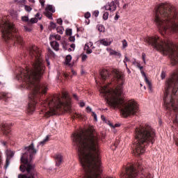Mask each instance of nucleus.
<instances>
[{"label": "nucleus", "mask_w": 178, "mask_h": 178, "mask_svg": "<svg viewBox=\"0 0 178 178\" xmlns=\"http://www.w3.org/2000/svg\"><path fill=\"white\" fill-rule=\"evenodd\" d=\"M93 15H95V17H98V15H99V11L98 10L94 11Z\"/></svg>", "instance_id": "4c0bfd02"}, {"label": "nucleus", "mask_w": 178, "mask_h": 178, "mask_svg": "<svg viewBox=\"0 0 178 178\" xmlns=\"http://www.w3.org/2000/svg\"><path fill=\"white\" fill-rule=\"evenodd\" d=\"M24 9L25 10H26V12H31V10H33V8H31V7L29 6H24Z\"/></svg>", "instance_id": "c756f323"}, {"label": "nucleus", "mask_w": 178, "mask_h": 178, "mask_svg": "<svg viewBox=\"0 0 178 178\" xmlns=\"http://www.w3.org/2000/svg\"><path fill=\"white\" fill-rule=\"evenodd\" d=\"M31 58L33 60V69L22 70L20 74L17 75V79L23 81L26 84L28 90H30L31 94L29 95V99L27 112L30 115L35 111V104L40 99L41 94H45L48 91L47 85L40 83V79L44 74L45 67L41 58V50L37 46H33L29 52Z\"/></svg>", "instance_id": "7ed1b4c3"}, {"label": "nucleus", "mask_w": 178, "mask_h": 178, "mask_svg": "<svg viewBox=\"0 0 178 178\" xmlns=\"http://www.w3.org/2000/svg\"><path fill=\"white\" fill-rule=\"evenodd\" d=\"M142 58L143 59V61L145 62V54H143Z\"/></svg>", "instance_id": "6e6d98bb"}, {"label": "nucleus", "mask_w": 178, "mask_h": 178, "mask_svg": "<svg viewBox=\"0 0 178 178\" xmlns=\"http://www.w3.org/2000/svg\"><path fill=\"white\" fill-rule=\"evenodd\" d=\"M123 8H126V4L123 6Z\"/></svg>", "instance_id": "e2e57ef3"}, {"label": "nucleus", "mask_w": 178, "mask_h": 178, "mask_svg": "<svg viewBox=\"0 0 178 178\" xmlns=\"http://www.w3.org/2000/svg\"><path fill=\"white\" fill-rule=\"evenodd\" d=\"M106 51H108L110 54V55H115V56H119V58H120V56H122V54L115 50H112V49L111 48H107Z\"/></svg>", "instance_id": "a211bd4d"}, {"label": "nucleus", "mask_w": 178, "mask_h": 178, "mask_svg": "<svg viewBox=\"0 0 178 178\" xmlns=\"http://www.w3.org/2000/svg\"><path fill=\"white\" fill-rule=\"evenodd\" d=\"M54 159L56 162V165L60 166V163H62V161H63V156H62V154H60V153H57L54 156Z\"/></svg>", "instance_id": "ddd939ff"}, {"label": "nucleus", "mask_w": 178, "mask_h": 178, "mask_svg": "<svg viewBox=\"0 0 178 178\" xmlns=\"http://www.w3.org/2000/svg\"><path fill=\"white\" fill-rule=\"evenodd\" d=\"M60 35L58 34H52L49 36L50 41H55V40H56L57 41H60Z\"/></svg>", "instance_id": "f3484780"}, {"label": "nucleus", "mask_w": 178, "mask_h": 178, "mask_svg": "<svg viewBox=\"0 0 178 178\" xmlns=\"http://www.w3.org/2000/svg\"><path fill=\"white\" fill-rule=\"evenodd\" d=\"M101 118H102V120H103L104 121H105V116L102 115Z\"/></svg>", "instance_id": "bf43d9fd"}, {"label": "nucleus", "mask_w": 178, "mask_h": 178, "mask_svg": "<svg viewBox=\"0 0 178 178\" xmlns=\"http://www.w3.org/2000/svg\"><path fill=\"white\" fill-rule=\"evenodd\" d=\"M50 45L55 51H59V43L56 41L50 40Z\"/></svg>", "instance_id": "dca6fc26"}, {"label": "nucleus", "mask_w": 178, "mask_h": 178, "mask_svg": "<svg viewBox=\"0 0 178 178\" xmlns=\"http://www.w3.org/2000/svg\"><path fill=\"white\" fill-rule=\"evenodd\" d=\"M45 10H47L49 12H51V13H55V8L52 5H48L45 9Z\"/></svg>", "instance_id": "aec40b11"}, {"label": "nucleus", "mask_w": 178, "mask_h": 178, "mask_svg": "<svg viewBox=\"0 0 178 178\" xmlns=\"http://www.w3.org/2000/svg\"><path fill=\"white\" fill-rule=\"evenodd\" d=\"M86 106V103H84V102H80V106H81V108H83V106Z\"/></svg>", "instance_id": "603ef678"}, {"label": "nucleus", "mask_w": 178, "mask_h": 178, "mask_svg": "<svg viewBox=\"0 0 178 178\" xmlns=\"http://www.w3.org/2000/svg\"><path fill=\"white\" fill-rule=\"evenodd\" d=\"M177 13L176 9L169 3H161L156 10L155 24L161 31H177L178 24L176 20ZM149 45L153 46L163 55H168L173 66L178 63V44L169 40H163L159 36L148 37L145 40Z\"/></svg>", "instance_id": "f257e3e1"}, {"label": "nucleus", "mask_w": 178, "mask_h": 178, "mask_svg": "<svg viewBox=\"0 0 178 178\" xmlns=\"http://www.w3.org/2000/svg\"><path fill=\"white\" fill-rule=\"evenodd\" d=\"M47 64L49 65V62L47 61Z\"/></svg>", "instance_id": "774afa93"}, {"label": "nucleus", "mask_w": 178, "mask_h": 178, "mask_svg": "<svg viewBox=\"0 0 178 178\" xmlns=\"http://www.w3.org/2000/svg\"><path fill=\"white\" fill-rule=\"evenodd\" d=\"M119 17H120V16L118 15V13H116V15H115V17H114V19H115V20H118V19H119Z\"/></svg>", "instance_id": "8fccbe9b"}, {"label": "nucleus", "mask_w": 178, "mask_h": 178, "mask_svg": "<svg viewBox=\"0 0 178 178\" xmlns=\"http://www.w3.org/2000/svg\"><path fill=\"white\" fill-rule=\"evenodd\" d=\"M56 31L57 33H58L59 34H63V28L62 26H58L56 29Z\"/></svg>", "instance_id": "a878e982"}, {"label": "nucleus", "mask_w": 178, "mask_h": 178, "mask_svg": "<svg viewBox=\"0 0 178 178\" xmlns=\"http://www.w3.org/2000/svg\"><path fill=\"white\" fill-rule=\"evenodd\" d=\"M0 129L6 135L9 134L10 133V124L8 123H3L0 126Z\"/></svg>", "instance_id": "9b49d317"}, {"label": "nucleus", "mask_w": 178, "mask_h": 178, "mask_svg": "<svg viewBox=\"0 0 178 178\" xmlns=\"http://www.w3.org/2000/svg\"><path fill=\"white\" fill-rule=\"evenodd\" d=\"M122 47L123 48H126L127 47V41H126V40H122Z\"/></svg>", "instance_id": "2f4dec72"}, {"label": "nucleus", "mask_w": 178, "mask_h": 178, "mask_svg": "<svg viewBox=\"0 0 178 178\" xmlns=\"http://www.w3.org/2000/svg\"><path fill=\"white\" fill-rule=\"evenodd\" d=\"M84 49L86 51V54H92V49L88 48V47H85Z\"/></svg>", "instance_id": "cd10ccee"}, {"label": "nucleus", "mask_w": 178, "mask_h": 178, "mask_svg": "<svg viewBox=\"0 0 178 178\" xmlns=\"http://www.w3.org/2000/svg\"><path fill=\"white\" fill-rule=\"evenodd\" d=\"M70 47H71V48L73 49V51H74V48H76V44H72L70 45Z\"/></svg>", "instance_id": "864d4df0"}, {"label": "nucleus", "mask_w": 178, "mask_h": 178, "mask_svg": "<svg viewBox=\"0 0 178 178\" xmlns=\"http://www.w3.org/2000/svg\"><path fill=\"white\" fill-rule=\"evenodd\" d=\"M49 54L50 55H53V56H55V54H54V51H52V50H51V49L49 50Z\"/></svg>", "instance_id": "49530a36"}, {"label": "nucleus", "mask_w": 178, "mask_h": 178, "mask_svg": "<svg viewBox=\"0 0 178 178\" xmlns=\"http://www.w3.org/2000/svg\"><path fill=\"white\" fill-rule=\"evenodd\" d=\"M44 15L46 17H48V19H50V20H52V13L45 10Z\"/></svg>", "instance_id": "4be33fe9"}, {"label": "nucleus", "mask_w": 178, "mask_h": 178, "mask_svg": "<svg viewBox=\"0 0 178 178\" xmlns=\"http://www.w3.org/2000/svg\"><path fill=\"white\" fill-rule=\"evenodd\" d=\"M165 77H166V74L165 73V72H162L161 74V78L162 79V80H163Z\"/></svg>", "instance_id": "58836bf2"}, {"label": "nucleus", "mask_w": 178, "mask_h": 178, "mask_svg": "<svg viewBox=\"0 0 178 178\" xmlns=\"http://www.w3.org/2000/svg\"><path fill=\"white\" fill-rule=\"evenodd\" d=\"M85 47H88V48H91V47H92V42H89L86 43Z\"/></svg>", "instance_id": "473e14b6"}, {"label": "nucleus", "mask_w": 178, "mask_h": 178, "mask_svg": "<svg viewBox=\"0 0 178 178\" xmlns=\"http://www.w3.org/2000/svg\"><path fill=\"white\" fill-rule=\"evenodd\" d=\"M81 56L82 62H86V60H87V58H88V56L85 54H81Z\"/></svg>", "instance_id": "bb28decb"}, {"label": "nucleus", "mask_w": 178, "mask_h": 178, "mask_svg": "<svg viewBox=\"0 0 178 178\" xmlns=\"http://www.w3.org/2000/svg\"><path fill=\"white\" fill-rule=\"evenodd\" d=\"M73 97H74V98H75L76 99V101H79V97H77V95L74 94Z\"/></svg>", "instance_id": "5fc2aeb1"}, {"label": "nucleus", "mask_w": 178, "mask_h": 178, "mask_svg": "<svg viewBox=\"0 0 178 178\" xmlns=\"http://www.w3.org/2000/svg\"><path fill=\"white\" fill-rule=\"evenodd\" d=\"M140 70H141V69H143V67H140Z\"/></svg>", "instance_id": "680f3d73"}, {"label": "nucleus", "mask_w": 178, "mask_h": 178, "mask_svg": "<svg viewBox=\"0 0 178 178\" xmlns=\"http://www.w3.org/2000/svg\"><path fill=\"white\" fill-rule=\"evenodd\" d=\"M92 113L95 122H97L98 120V119L97 118V114L95 113V112H92Z\"/></svg>", "instance_id": "a19ab883"}, {"label": "nucleus", "mask_w": 178, "mask_h": 178, "mask_svg": "<svg viewBox=\"0 0 178 178\" xmlns=\"http://www.w3.org/2000/svg\"><path fill=\"white\" fill-rule=\"evenodd\" d=\"M24 153L21 156L22 164L19 167L21 172L26 174L18 175V178H35V171H34V163H33V159L35 154H37V149L34 147V143H31V145L26 147L24 149Z\"/></svg>", "instance_id": "0eeeda50"}, {"label": "nucleus", "mask_w": 178, "mask_h": 178, "mask_svg": "<svg viewBox=\"0 0 178 178\" xmlns=\"http://www.w3.org/2000/svg\"><path fill=\"white\" fill-rule=\"evenodd\" d=\"M22 22H29V17L24 16L22 17Z\"/></svg>", "instance_id": "f704fd0d"}, {"label": "nucleus", "mask_w": 178, "mask_h": 178, "mask_svg": "<svg viewBox=\"0 0 178 178\" xmlns=\"http://www.w3.org/2000/svg\"><path fill=\"white\" fill-rule=\"evenodd\" d=\"M1 144L5 147L6 146V142L5 141H1Z\"/></svg>", "instance_id": "4d7b16f0"}, {"label": "nucleus", "mask_w": 178, "mask_h": 178, "mask_svg": "<svg viewBox=\"0 0 178 178\" xmlns=\"http://www.w3.org/2000/svg\"><path fill=\"white\" fill-rule=\"evenodd\" d=\"M99 44L104 45V47H109L113 42V40L111 38H104L98 41Z\"/></svg>", "instance_id": "f8f14e48"}, {"label": "nucleus", "mask_w": 178, "mask_h": 178, "mask_svg": "<svg viewBox=\"0 0 178 178\" xmlns=\"http://www.w3.org/2000/svg\"><path fill=\"white\" fill-rule=\"evenodd\" d=\"M35 17H38V19H39L40 20L41 17H40V13H38L35 15Z\"/></svg>", "instance_id": "a18cd8bd"}, {"label": "nucleus", "mask_w": 178, "mask_h": 178, "mask_svg": "<svg viewBox=\"0 0 178 178\" xmlns=\"http://www.w3.org/2000/svg\"><path fill=\"white\" fill-rule=\"evenodd\" d=\"M129 61H130V60L129 59V58L125 56L124 60V63H125L126 66H127V64L126 63V62H129Z\"/></svg>", "instance_id": "79ce46f5"}, {"label": "nucleus", "mask_w": 178, "mask_h": 178, "mask_svg": "<svg viewBox=\"0 0 178 178\" xmlns=\"http://www.w3.org/2000/svg\"><path fill=\"white\" fill-rule=\"evenodd\" d=\"M29 2H31V3H34L35 2V0H28Z\"/></svg>", "instance_id": "13d9d810"}, {"label": "nucleus", "mask_w": 178, "mask_h": 178, "mask_svg": "<svg viewBox=\"0 0 178 178\" xmlns=\"http://www.w3.org/2000/svg\"><path fill=\"white\" fill-rule=\"evenodd\" d=\"M3 38L5 41H17L19 44L23 42V38L17 33L15 25L10 22H5L2 26Z\"/></svg>", "instance_id": "6e6552de"}, {"label": "nucleus", "mask_w": 178, "mask_h": 178, "mask_svg": "<svg viewBox=\"0 0 178 178\" xmlns=\"http://www.w3.org/2000/svg\"><path fill=\"white\" fill-rule=\"evenodd\" d=\"M140 86L143 87V84L142 83H140Z\"/></svg>", "instance_id": "338daca9"}, {"label": "nucleus", "mask_w": 178, "mask_h": 178, "mask_svg": "<svg viewBox=\"0 0 178 178\" xmlns=\"http://www.w3.org/2000/svg\"><path fill=\"white\" fill-rule=\"evenodd\" d=\"M135 132L137 141L135 145V149H134V154L138 156L145 152V147L148 144H154L155 129L146 124L136 128Z\"/></svg>", "instance_id": "39448f33"}, {"label": "nucleus", "mask_w": 178, "mask_h": 178, "mask_svg": "<svg viewBox=\"0 0 178 178\" xmlns=\"http://www.w3.org/2000/svg\"><path fill=\"white\" fill-rule=\"evenodd\" d=\"M71 60H72V56H70V55L67 56L65 58L66 65H69V63H70Z\"/></svg>", "instance_id": "393cba45"}, {"label": "nucleus", "mask_w": 178, "mask_h": 178, "mask_svg": "<svg viewBox=\"0 0 178 178\" xmlns=\"http://www.w3.org/2000/svg\"><path fill=\"white\" fill-rule=\"evenodd\" d=\"M141 73L145 79V81L146 84H147V86L149 87V90L152 91V83H151V81H149V80H148V78H147V75L145 74V72H144V71H141Z\"/></svg>", "instance_id": "2eb2a0df"}, {"label": "nucleus", "mask_w": 178, "mask_h": 178, "mask_svg": "<svg viewBox=\"0 0 178 178\" xmlns=\"http://www.w3.org/2000/svg\"><path fill=\"white\" fill-rule=\"evenodd\" d=\"M43 106L47 108L45 115L47 118L58 115L59 112H67L70 111V101L67 99V92H63L62 97L58 95L54 97H49L43 102Z\"/></svg>", "instance_id": "423d86ee"}, {"label": "nucleus", "mask_w": 178, "mask_h": 178, "mask_svg": "<svg viewBox=\"0 0 178 178\" xmlns=\"http://www.w3.org/2000/svg\"><path fill=\"white\" fill-rule=\"evenodd\" d=\"M113 76L118 81V85L115 90L109 89L108 86H102L100 89L101 96L106 101V103L115 109H120L124 118L134 116L138 112V104L135 100L124 102L120 95L123 94V84H124V74L118 70H112Z\"/></svg>", "instance_id": "20e7f679"}, {"label": "nucleus", "mask_w": 178, "mask_h": 178, "mask_svg": "<svg viewBox=\"0 0 178 178\" xmlns=\"http://www.w3.org/2000/svg\"><path fill=\"white\" fill-rule=\"evenodd\" d=\"M39 2L41 5V6L44 7L45 6V0H39Z\"/></svg>", "instance_id": "c9c22d12"}, {"label": "nucleus", "mask_w": 178, "mask_h": 178, "mask_svg": "<svg viewBox=\"0 0 178 178\" xmlns=\"http://www.w3.org/2000/svg\"><path fill=\"white\" fill-rule=\"evenodd\" d=\"M72 140L81 166L85 171V178H101L102 167L99 159V138L95 133L88 131L74 134Z\"/></svg>", "instance_id": "f03ea898"}, {"label": "nucleus", "mask_w": 178, "mask_h": 178, "mask_svg": "<svg viewBox=\"0 0 178 178\" xmlns=\"http://www.w3.org/2000/svg\"><path fill=\"white\" fill-rule=\"evenodd\" d=\"M47 141H49V136L46 137L42 141H40L38 147L39 145H42V146L44 145L45 143H47Z\"/></svg>", "instance_id": "5701e85b"}, {"label": "nucleus", "mask_w": 178, "mask_h": 178, "mask_svg": "<svg viewBox=\"0 0 178 178\" xmlns=\"http://www.w3.org/2000/svg\"><path fill=\"white\" fill-rule=\"evenodd\" d=\"M50 24H51V27H53V29H55L56 27V25L54 22H51Z\"/></svg>", "instance_id": "3c124183"}, {"label": "nucleus", "mask_w": 178, "mask_h": 178, "mask_svg": "<svg viewBox=\"0 0 178 178\" xmlns=\"http://www.w3.org/2000/svg\"><path fill=\"white\" fill-rule=\"evenodd\" d=\"M29 22L31 23H37V22H38V19L37 18H31Z\"/></svg>", "instance_id": "7c9ffc66"}, {"label": "nucleus", "mask_w": 178, "mask_h": 178, "mask_svg": "<svg viewBox=\"0 0 178 178\" xmlns=\"http://www.w3.org/2000/svg\"><path fill=\"white\" fill-rule=\"evenodd\" d=\"M97 29L100 33L105 31V28L102 25H97Z\"/></svg>", "instance_id": "b1692460"}, {"label": "nucleus", "mask_w": 178, "mask_h": 178, "mask_svg": "<svg viewBox=\"0 0 178 178\" xmlns=\"http://www.w3.org/2000/svg\"><path fill=\"white\" fill-rule=\"evenodd\" d=\"M58 24H62L63 23V21L62 20V18H59L57 19Z\"/></svg>", "instance_id": "37998d69"}, {"label": "nucleus", "mask_w": 178, "mask_h": 178, "mask_svg": "<svg viewBox=\"0 0 178 178\" xmlns=\"http://www.w3.org/2000/svg\"><path fill=\"white\" fill-rule=\"evenodd\" d=\"M109 77V71L107 70H102L100 71V80H106Z\"/></svg>", "instance_id": "4468645a"}, {"label": "nucleus", "mask_w": 178, "mask_h": 178, "mask_svg": "<svg viewBox=\"0 0 178 178\" xmlns=\"http://www.w3.org/2000/svg\"><path fill=\"white\" fill-rule=\"evenodd\" d=\"M115 127H118V124H115Z\"/></svg>", "instance_id": "69168bd1"}, {"label": "nucleus", "mask_w": 178, "mask_h": 178, "mask_svg": "<svg viewBox=\"0 0 178 178\" xmlns=\"http://www.w3.org/2000/svg\"><path fill=\"white\" fill-rule=\"evenodd\" d=\"M6 165L4 166L5 169H8L9 165H10V159L13 158L15 155V152H12L10 149H7L6 151Z\"/></svg>", "instance_id": "1a4fd4ad"}, {"label": "nucleus", "mask_w": 178, "mask_h": 178, "mask_svg": "<svg viewBox=\"0 0 178 178\" xmlns=\"http://www.w3.org/2000/svg\"><path fill=\"white\" fill-rule=\"evenodd\" d=\"M12 95L9 93H5V92H1L0 94V99H3V101H7L8 98H10Z\"/></svg>", "instance_id": "6ab92c4d"}, {"label": "nucleus", "mask_w": 178, "mask_h": 178, "mask_svg": "<svg viewBox=\"0 0 178 178\" xmlns=\"http://www.w3.org/2000/svg\"><path fill=\"white\" fill-rule=\"evenodd\" d=\"M90 17H91V13H85V18L86 19H90Z\"/></svg>", "instance_id": "72a5a7b5"}, {"label": "nucleus", "mask_w": 178, "mask_h": 178, "mask_svg": "<svg viewBox=\"0 0 178 178\" xmlns=\"http://www.w3.org/2000/svg\"><path fill=\"white\" fill-rule=\"evenodd\" d=\"M66 34H67V35H72V29H67Z\"/></svg>", "instance_id": "ea45409f"}, {"label": "nucleus", "mask_w": 178, "mask_h": 178, "mask_svg": "<svg viewBox=\"0 0 178 178\" xmlns=\"http://www.w3.org/2000/svg\"><path fill=\"white\" fill-rule=\"evenodd\" d=\"M109 126H111V127H114L111 123L109 124Z\"/></svg>", "instance_id": "052dcab7"}, {"label": "nucleus", "mask_w": 178, "mask_h": 178, "mask_svg": "<svg viewBox=\"0 0 178 178\" xmlns=\"http://www.w3.org/2000/svg\"><path fill=\"white\" fill-rule=\"evenodd\" d=\"M76 38H74V36H71L69 38V41H70L71 42H74Z\"/></svg>", "instance_id": "e433bc0d"}, {"label": "nucleus", "mask_w": 178, "mask_h": 178, "mask_svg": "<svg viewBox=\"0 0 178 178\" xmlns=\"http://www.w3.org/2000/svg\"><path fill=\"white\" fill-rule=\"evenodd\" d=\"M24 30H25V31H28L29 33H30V31H31V29L29 28L27 26H24Z\"/></svg>", "instance_id": "c03bdc74"}, {"label": "nucleus", "mask_w": 178, "mask_h": 178, "mask_svg": "<svg viewBox=\"0 0 178 178\" xmlns=\"http://www.w3.org/2000/svg\"><path fill=\"white\" fill-rule=\"evenodd\" d=\"M72 118L73 119H79V120H83V115L78 113H76Z\"/></svg>", "instance_id": "412c9836"}, {"label": "nucleus", "mask_w": 178, "mask_h": 178, "mask_svg": "<svg viewBox=\"0 0 178 178\" xmlns=\"http://www.w3.org/2000/svg\"><path fill=\"white\" fill-rule=\"evenodd\" d=\"M91 111H92L91 107H90V106L86 107L87 112H91Z\"/></svg>", "instance_id": "09e8293b"}, {"label": "nucleus", "mask_w": 178, "mask_h": 178, "mask_svg": "<svg viewBox=\"0 0 178 178\" xmlns=\"http://www.w3.org/2000/svg\"><path fill=\"white\" fill-rule=\"evenodd\" d=\"M108 17H109V13L105 12L103 15L104 20H108Z\"/></svg>", "instance_id": "c85d7f7f"}, {"label": "nucleus", "mask_w": 178, "mask_h": 178, "mask_svg": "<svg viewBox=\"0 0 178 178\" xmlns=\"http://www.w3.org/2000/svg\"><path fill=\"white\" fill-rule=\"evenodd\" d=\"M68 51H72V49H69Z\"/></svg>", "instance_id": "0e129e2a"}, {"label": "nucleus", "mask_w": 178, "mask_h": 178, "mask_svg": "<svg viewBox=\"0 0 178 178\" xmlns=\"http://www.w3.org/2000/svg\"><path fill=\"white\" fill-rule=\"evenodd\" d=\"M137 166H138V170H141V163H138Z\"/></svg>", "instance_id": "de8ad7c7"}, {"label": "nucleus", "mask_w": 178, "mask_h": 178, "mask_svg": "<svg viewBox=\"0 0 178 178\" xmlns=\"http://www.w3.org/2000/svg\"><path fill=\"white\" fill-rule=\"evenodd\" d=\"M116 2L112 1L110 3H108L106 6H104L103 8H104L105 10H110L111 12H115L116 10Z\"/></svg>", "instance_id": "9d476101"}]
</instances>
